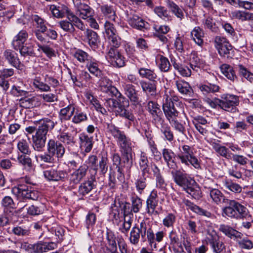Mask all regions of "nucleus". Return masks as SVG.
Instances as JSON below:
<instances>
[{"instance_id": "obj_1", "label": "nucleus", "mask_w": 253, "mask_h": 253, "mask_svg": "<svg viewBox=\"0 0 253 253\" xmlns=\"http://www.w3.org/2000/svg\"><path fill=\"white\" fill-rule=\"evenodd\" d=\"M108 129L109 132L116 139L124 162L126 163L128 167H130L132 165V151L130 139L126 136L124 131H121L118 127L113 125H109Z\"/></svg>"}, {"instance_id": "obj_2", "label": "nucleus", "mask_w": 253, "mask_h": 253, "mask_svg": "<svg viewBox=\"0 0 253 253\" xmlns=\"http://www.w3.org/2000/svg\"><path fill=\"white\" fill-rule=\"evenodd\" d=\"M173 181L179 186L181 187L193 198L199 199L201 197V191L195 181L187 173L180 170L173 169L171 171Z\"/></svg>"}, {"instance_id": "obj_3", "label": "nucleus", "mask_w": 253, "mask_h": 253, "mask_svg": "<svg viewBox=\"0 0 253 253\" xmlns=\"http://www.w3.org/2000/svg\"><path fill=\"white\" fill-rule=\"evenodd\" d=\"M117 93L119 94V101L111 97L104 98V106L109 112H115L120 116L133 121L135 119L134 115L126 109L129 106L128 100L123 96L121 93L118 92Z\"/></svg>"}, {"instance_id": "obj_4", "label": "nucleus", "mask_w": 253, "mask_h": 253, "mask_svg": "<svg viewBox=\"0 0 253 253\" xmlns=\"http://www.w3.org/2000/svg\"><path fill=\"white\" fill-rule=\"evenodd\" d=\"M179 149L180 153L177 155L176 157L181 164L186 166L191 165L196 169H201L200 162L195 156L193 147L183 145Z\"/></svg>"}, {"instance_id": "obj_5", "label": "nucleus", "mask_w": 253, "mask_h": 253, "mask_svg": "<svg viewBox=\"0 0 253 253\" xmlns=\"http://www.w3.org/2000/svg\"><path fill=\"white\" fill-rule=\"evenodd\" d=\"M66 17L67 19L61 20L58 23L59 26L64 31L72 34L76 30L75 26L82 31L85 29L83 22L74 13H69Z\"/></svg>"}, {"instance_id": "obj_6", "label": "nucleus", "mask_w": 253, "mask_h": 253, "mask_svg": "<svg viewBox=\"0 0 253 253\" xmlns=\"http://www.w3.org/2000/svg\"><path fill=\"white\" fill-rule=\"evenodd\" d=\"M1 205L4 208V214L0 219V221H15L17 216L15 209L16 204L10 196H5L1 200Z\"/></svg>"}, {"instance_id": "obj_7", "label": "nucleus", "mask_w": 253, "mask_h": 253, "mask_svg": "<svg viewBox=\"0 0 253 253\" xmlns=\"http://www.w3.org/2000/svg\"><path fill=\"white\" fill-rule=\"evenodd\" d=\"M11 192L18 197L33 200H37L40 196L38 191L35 190L32 186L27 185L15 186L12 188Z\"/></svg>"}, {"instance_id": "obj_8", "label": "nucleus", "mask_w": 253, "mask_h": 253, "mask_svg": "<svg viewBox=\"0 0 253 253\" xmlns=\"http://www.w3.org/2000/svg\"><path fill=\"white\" fill-rule=\"evenodd\" d=\"M214 44L219 54L227 58L232 55V46L227 40L220 36H216L214 38Z\"/></svg>"}, {"instance_id": "obj_9", "label": "nucleus", "mask_w": 253, "mask_h": 253, "mask_svg": "<svg viewBox=\"0 0 253 253\" xmlns=\"http://www.w3.org/2000/svg\"><path fill=\"white\" fill-rule=\"evenodd\" d=\"M106 58L113 67L121 68L125 65V57L117 48L111 47L106 54Z\"/></svg>"}, {"instance_id": "obj_10", "label": "nucleus", "mask_w": 253, "mask_h": 253, "mask_svg": "<svg viewBox=\"0 0 253 253\" xmlns=\"http://www.w3.org/2000/svg\"><path fill=\"white\" fill-rule=\"evenodd\" d=\"M146 108L152 118L153 122L159 128V125L164 122L160 106L155 102L150 101L148 102Z\"/></svg>"}, {"instance_id": "obj_11", "label": "nucleus", "mask_w": 253, "mask_h": 253, "mask_svg": "<svg viewBox=\"0 0 253 253\" xmlns=\"http://www.w3.org/2000/svg\"><path fill=\"white\" fill-rule=\"evenodd\" d=\"M43 173L44 178L48 181H64L68 177V173L66 170H58L53 167L44 170Z\"/></svg>"}, {"instance_id": "obj_12", "label": "nucleus", "mask_w": 253, "mask_h": 253, "mask_svg": "<svg viewBox=\"0 0 253 253\" xmlns=\"http://www.w3.org/2000/svg\"><path fill=\"white\" fill-rule=\"evenodd\" d=\"M76 14L81 18L85 20L92 16L94 10L88 5L82 2V0H73Z\"/></svg>"}, {"instance_id": "obj_13", "label": "nucleus", "mask_w": 253, "mask_h": 253, "mask_svg": "<svg viewBox=\"0 0 253 253\" xmlns=\"http://www.w3.org/2000/svg\"><path fill=\"white\" fill-rule=\"evenodd\" d=\"M239 104L238 96L233 95H227L220 99V107L227 112L234 113L237 110V106Z\"/></svg>"}, {"instance_id": "obj_14", "label": "nucleus", "mask_w": 253, "mask_h": 253, "mask_svg": "<svg viewBox=\"0 0 253 253\" xmlns=\"http://www.w3.org/2000/svg\"><path fill=\"white\" fill-rule=\"evenodd\" d=\"M56 123L53 120L48 118H45L41 120L40 126L35 135L47 139L46 136L48 130L53 129Z\"/></svg>"}, {"instance_id": "obj_15", "label": "nucleus", "mask_w": 253, "mask_h": 253, "mask_svg": "<svg viewBox=\"0 0 253 253\" xmlns=\"http://www.w3.org/2000/svg\"><path fill=\"white\" fill-rule=\"evenodd\" d=\"M207 245H209L214 253H221L225 250V246L220 240L219 237L216 234H209L206 238Z\"/></svg>"}, {"instance_id": "obj_16", "label": "nucleus", "mask_w": 253, "mask_h": 253, "mask_svg": "<svg viewBox=\"0 0 253 253\" xmlns=\"http://www.w3.org/2000/svg\"><path fill=\"white\" fill-rule=\"evenodd\" d=\"M178 204L180 207L184 208L185 207L187 209H190L191 211L199 214V215H202L208 217H210L212 215L211 213L209 211L200 208L187 199L184 198L181 200H178Z\"/></svg>"}, {"instance_id": "obj_17", "label": "nucleus", "mask_w": 253, "mask_h": 253, "mask_svg": "<svg viewBox=\"0 0 253 253\" xmlns=\"http://www.w3.org/2000/svg\"><path fill=\"white\" fill-rule=\"evenodd\" d=\"M88 167L85 165L81 166L70 174L69 180L71 184H79L86 175Z\"/></svg>"}, {"instance_id": "obj_18", "label": "nucleus", "mask_w": 253, "mask_h": 253, "mask_svg": "<svg viewBox=\"0 0 253 253\" xmlns=\"http://www.w3.org/2000/svg\"><path fill=\"white\" fill-rule=\"evenodd\" d=\"M127 21L133 28L143 31L149 28V24L136 14L128 16Z\"/></svg>"}, {"instance_id": "obj_19", "label": "nucleus", "mask_w": 253, "mask_h": 253, "mask_svg": "<svg viewBox=\"0 0 253 253\" xmlns=\"http://www.w3.org/2000/svg\"><path fill=\"white\" fill-rule=\"evenodd\" d=\"M99 8L101 13L105 18L107 19L115 24L119 23V19L116 14L115 10L112 5L108 4L100 5Z\"/></svg>"}, {"instance_id": "obj_20", "label": "nucleus", "mask_w": 253, "mask_h": 253, "mask_svg": "<svg viewBox=\"0 0 253 253\" xmlns=\"http://www.w3.org/2000/svg\"><path fill=\"white\" fill-rule=\"evenodd\" d=\"M47 151L53 157L61 158L65 153V148L60 143L50 139L47 144Z\"/></svg>"}, {"instance_id": "obj_21", "label": "nucleus", "mask_w": 253, "mask_h": 253, "mask_svg": "<svg viewBox=\"0 0 253 253\" xmlns=\"http://www.w3.org/2000/svg\"><path fill=\"white\" fill-rule=\"evenodd\" d=\"M100 90L105 93H107L109 96H113L115 95L117 96L118 89L112 86L111 81L106 78H101L98 82Z\"/></svg>"}, {"instance_id": "obj_22", "label": "nucleus", "mask_w": 253, "mask_h": 253, "mask_svg": "<svg viewBox=\"0 0 253 253\" xmlns=\"http://www.w3.org/2000/svg\"><path fill=\"white\" fill-rule=\"evenodd\" d=\"M79 140L81 150L86 153L90 152L93 147V137L89 136L85 133H81L79 135Z\"/></svg>"}, {"instance_id": "obj_23", "label": "nucleus", "mask_w": 253, "mask_h": 253, "mask_svg": "<svg viewBox=\"0 0 253 253\" xmlns=\"http://www.w3.org/2000/svg\"><path fill=\"white\" fill-rule=\"evenodd\" d=\"M210 193V196L213 202L217 205L226 203L228 200L226 199L220 190L211 187L205 186Z\"/></svg>"}, {"instance_id": "obj_24", "label": "nucleus", "mask_w": 253, "mask_h": 253, "mask_svg": "<svg viewBox=\"0 0 253 253\" xmlns=\"http://www.w3.org/2000/svg\"><path fill=\"white\" fill-rule=\"evenodd\" d=\"M49 10L51 12L53 16L57 18H62L66 15V16L68 15L69 13H73L67 6L64 4L51 5L49 7Z\"/></svg>"}, {"instance_id": "obj_25", "label": "nucleus", "mask_w": 253, "mask_h": 253, "mask_svg": "<svg viewBox=\"0 0 253 253\" xmlns=\"http://www.w3.org/2000/svg\"><path fill=\"white\" fill-rule=\"evenodd\" d=\"M158 204V198L157 193L156 191L153 190L146 201V210L148 213L151 214H157L156 208Z\"/></svg>"}, {"instance_id": "obj_26", "label": "nucleus", "mask_w": 253, "mask_h": 253, "mask_svg": "<svg viewBox=\"0 0 253 253\" xmlns=\"http://www.w3.org/2000/svg\"><path fill=\"white\" fill-rule=\"evenodd\" d=\"M219 142V140L214 139L211 141L210 144L218 155L227 159H231L232 153L225 146L221 145Z\"/></svg>"}, {"instance_id": "obj_27", "label": "nucleus", "mask_w": 253, "mask_h": 253, "mask_svg": "<svg viewBox=\"0 0 253 253\" xmlns=\"http://www.w3.org/2000/svg\"><path fill=\"white\" fill-rule=\"evenodd\" d=\"M205 33L202 28L199 26L195 27L191 31L190 37L196 44L202 46L204 44Z\"/></svg>"}, {"instance_id": "obj_28", "label": "nucleus", "mask_w": 253, "mask_h": 253, "mask_svg": "<svg viewBox=\"0 0 253 253\" xmlns=\"http://www.w3.org/2000/svg\"><path fill=\"white\" fill-rule=\"evenodd\" d=\"M28 33L25 30L20 31L16 35L12 41V45L14 49L19 48L23 44L25 43L28 38Z\"/></svg>"}, {"instance_id": "obj_29", "label": "nucleus", "mask_w": 253, "mask_h": 253, "mask_svg": "<svg viewBox=\"0 0 253 253\" xmlns=\"http://www.w3.org/2000/svg\"><path fill=\"white\" fill-rule=\"evenodd\" d=\"M124 88L125 94L130 101L134 105L138 104L139 103V96L134 85L129 84H125Z\"/></svg>"}, {"instance_id": "obj_30", "label": "nucleus", "mask_w": 253, "mask_h": 253, "mask_svg": "<svg viewBox=\"0 0 253 253\" xmlns=\"http://www.w3.org/2000/svg\"><path fill=\"white\" fill-rule=\"evenodd\" d=\"M163 157L167 166L171 169H175L176 164L174 159L175 157L174 153L170 149L164 148L162 151Z\"/></svg>"}, {"instance_id": "obj_31", "label": "nucleus", "mask_w": 253, "mask_h": 253, "mask_svg": "<svg viewBox=\"0 0 253 253\" xmlns=\"http://www.w3.org/2000/svg\"><path fill=\"white\" fill-rule=\"evenodd\" d=\"M171 62L174 69L177 70L181 76L188 77L191 75V69L186 66L183 65L179 60L172 58H171Z\"/></svg>"}, {"instance_id": "obj_32", "label": "nucleus", "mask_w": 253, "mask_h": 253, "mask_svg": "<svg viewBox=\"0 0 253 253\" xmlns=\"http://www.w3.org/2000/svg\"><path fill=\"white\" fill-rule=\"evenodd\" d=\"M3 56L5 60L11 66L18 68L19 67L20 62L18 57L17 54L10 49L5 50L3 53Z\"/></svg>"}, {"instance_id": "obj_33", "label": "nucleus", "mask_w": 253, "mask_h": 253, "mask_svg": "<svg viewBox=\"0 0 253 253\" xmlns=\"http://www.w3.org/2000/svg\"><path fill=\"white\" fill-rule=\"evenodd\" d=\"M139 166L142 172V176H144L150 174V166L147 154L141 151L139 159Z\"/></svg>"}, {"instance_id": "obj_34", "label": "nucleus", "mask_w": 253, "mask_h": 253, "mask_svg": "<svg viewBox=\"0 0 253 253\" xmlns=\"http://www.w3.org/2000/svg\"><path fill=\"white\" fill-rule=\"evenodd\" d=\"M230 16L232 19H237L242 22L253 20V13L240 10H235L231 11L230 13Z\"/></svg>"}, {"instance_id": "obj_35", "label": "nucleus", "mask_w": 253, "mask_h": 253, "mask_svg": "<svg viewBox=\"0 0 253 253\" xmlns=\"http://www.w3.org/2000/svg\"><path fill=\"white\" fill-rule=\"evenodd\" d=\"M95 181L94 175H91L88 180L82 183L79 188V192L82 195H85L89 193L94 187V182Z\"/></svg>"}, {"instance_id": "obj_36", "label": "nucleus", "mask_w": 253, "mask_h": 253, "mask_svg": "<svg viewBox=\"0 0 253 253\" xmlns=\"http://www.w3.org/2000/svg\"><path fill=\"white\" fill-rule=\"evenodd\" d=\"M230 205L234 207L236 210L238 219L249 220L248 218L250 217V215L249 214L248 211L245 207L235 201H231Z\"/></svg>"}, {"instance_id": "obj_37", "label": "nucleus", "mask_w": 253, "mask_h": 253, "mask_svg": "<svg viewBox=\"0 0 253 253\" xmlns=\"http://www.w3.org/2000/svg\"><path fill=\"white\" fill-rule=\"evenodd\" d=\"M100 65V63L98 61L91 57L86 62V67L91 74L96 77H99L102 73Z\"/></svg>"}, {"instance_id": "obj_38", "label": "nucleus", "mask_w": 253, "mask_h": 253, "mask_svg": "<svg viewBox=\"0 0 253 253\" xmlns=\"http://www.w3.org/2000/svg\"><path fill=\"white\" fill-rule=\"evenodd\" d=\"M87 42L92 48H96L100 42L99 37L94 31L87 29L84 32Z\"/></svg>"}, {"instance_id": "obj_39", "label": "nucleus", "mask_w": 253, "mask_h": 253, "mask_svg": "<svg viewBox=\"0 0 253 253\" xmlns=\"http://www.w3.org/2000/svg\"><path fill=\"white\" fill-rule=\"evenodd\" d=\"M163 109L165 116L169 122L179 118V113L175 109L173 104L163 106Z\"/></svg>"}, {"instance_id": "obj_40", "label": "nucleus", "mask_w": 253, "mask_h": 253, "mask_svg": "<svg viewBox=\"0 0 253 253\" xmlns=\"http://www.w3.org/2000/svg\"><path fill=\"white\" fill-rule=\"evenodd\" d=\"M175 84L178 91L182 94L190 95L193 92V89L189 83L183 80L175 81Z\"/></svg>"}, {"instance_id": "obj_41", "label": "nucleus", "mask_w": 253, "mask_h": 253, "mask_svg": "<svg viewBox=\"0 0 253 253\" xmlns=\"http://www.w3.org/2000/svg\"><path fill=\"white\" fill-rule=\"evenodd\" d=\"M75 105L69 104L66 107L61 109L59 112V117L61 120L69 121L73 116L75 111Z\"/></svg>"}, {"instance_id": "obj_42", "label": "nucleus", "mask_w": 253, "mask_h": 253, "mask_svg": "<svg viewBox=\"0 0 253 253\" xmlns=\"http://www.w3.org/2000/svg\"><path fill=\"white\" fill-rule=\"evenodd\" d=\"M190 66L193 71H197L198 69L203 68L205 66V61L200 58L197 54L192 52L189 58Z\"/></svg>"}, {"instance_id": "obj_43", "label": "nucleus", "mask_w": 253, "mask_h": 253, "mask_svg": "<svg viewBox=\"0 0 253 253\" xmlns=\"http://www.w3.org/2000/svg\"><path fill=\"white\" fill-rule=\"evenodd\" d=\"M238 247L241 249L251 250L253 248V243L248 238L244 236L242 233H240L239 238L235 240Z\"/></svg>"}, {"instance_id": "obj_44", "label": "nucleus", "mask_w": 253, "mask_h": 253, "mask_svg": "<svg viewBox=\"0 0 253 253\" xmlns=\"http://www.w3.org/2000/svg\"><path fill=\"white\" fill-rule=\"evenodd\" d=\"M219 230L228 237L233 239L234 241L236 238H239L240 235V232L224 224L220 225Z\"/></svg>"}, {"instance_id": "obj_45", "label": "nucleus", "mask_w": 253, "mask_h": 253, "mask_svg": "<svg viewBox=\"0 0 253 253\" xmlns=\"http://www.w3.org/2000/svg\"><path fill=\"white\" fill-rule=\"evenodd\" d=\"M88 117L85 112L79 109H75V111L72 117V122L75 124H80L87 121Z\"/></svg>"}, {"instance_id": "obj_46", "label": "nucleus", "mask_w": 253, "mask_h": 253, "mask_svg": "<svg viewBox=\"0 0 253 253\" xmlns=\"http://www.w3.org/2000/svg\"><path fill=\"white\" fill-rule=\"evenodd\" d=\"M156 61L159 64V67L161 71L164 72H167L169 71L170 64L167 57L162 55H158L156 56Z\"/></svg>"}, {"instance_id": "obj_47", "label": "nucleus", "mask_w": 253, "mask_h": 253, "mask_svg": "<svg viewBox=\"0 0 253 253\" xmlns=\"http://www.w3.org/2000/svg\"><path fill=\"white\" fill-rule=\"evenodd\" d=\"M58 139L65 145L72 146L75 144L74 138L71 134L65 132H61L57 135Z\"/></svg>"}, {"instance_id": "obj_48", "label": "nucleus", "mask_w": 253, "mask_h": 253, "mask_svg": "<svg viewBox=\"0 0 253 253\" xmlns=\"http://www.w3.org/2000/svg\"><path fill=\"white\" fill-rule=\"evenodd\" d=\"M138 73L140 77L146 78L150 81L155 82L157 79V76L153 70L145 68H141L138 70Z\"/></svg>"}, {"instance_id": "obj_49", "label": "nucleus", "mask_w": 253, "mask_h": 253, "mask_svg": "<svg viewBox=\"0 0 253 253\" xmlns=\"http://www.w3.org/2000/svg\"><path fill=\"white\" fill-rule=\"evenodd\" d=\"M222 74L229 80L234 81L237 77L233 68L228 64H223L220 67Z\"/></svg>"}, {"instance_id": "obj_50", "label": "nucleus", "mask_w": 253, "mask_h": 253, "mask_svg": "<svg viewBox=\"0 0 253 253\" xmlns=\"http://www.w3.org/2000/svg\"><path fill=\"white\" fill-rule=\"evenodd\" d=\"M108 159L106 153L102 154L99 161L98 169H99L100 173L103 175L106 173L108 171Z\"/></svg>"}, {"instance_id": "obj_51", "label": "nucleus", "mask_w": 253, "mask_h": 253, "mask_svg": "<svg viewBox=\"0 0 253 253\" xmlns=\"http://www.w3.org/2000/svg\"><path fill=\"white\" fill-rule=\"evenodd\" d=\"M33 20L36 23L35 26L36 27V29L35 31H40L42 32H46V30L47 28V25L48 24L45 20L37 15H34Z\"/></svg>"}, {"instance_id": "obj_52", "label": "nucleus", "mask_w": 253, "mask_h": 253, "mask_svg": "<svg viewBox=\"0 0 253 253\" xmlns=\"http://www.w3.org/2000/svg\"><path fill=\"white\" fill-rule=\"evenodd\" d=\"M153 11L158 16L163 20H169L170 19L169 12L164 6H156L154 8Z\"/></svg>"}, {"instance_id": "obj_53", "label": "nucleus", "mask_w": 253, "mask_h": 253, "mask_svg": "<svg viewBox=\"0 0 253 253\" xmlns=\"http://www.w3.org/2000/svg\"><path fill=\"white\" fill-rule=\"evenodd\" d=\"M161 132L164 134L166 139L169 141H171L173 139V134L171 130L170 126L167 124L163 122L159 125Z\"/></svg>"}, {"instance_id": "obj_54", "label": "nucleus", "mask_w": 253, "mask_h": 253, "mask_svg": "<svg viewBox=\"0 0 253 253\" xmlns=\"http://www.w3.org/2000/svg\"><path fill=\"white\" fill-rule=\"evenodd\" d=\"M232 200H228L225 204L228 205V206L223 209V215L224 216H228L231 218L238 219L237 212L234 207L230 205V202Z\"/></svg>"}, {"instance_id": "obj_55", "label": "nucleus", "mask_w": 253, "mask_h": 253, "mask_svg": "<svg viewBox=\"0 0 253 253\" xmlns=\"http://www.w3.org/2000/svg\"><path fill=\"white\" fill-rule=\"evenodd\" d=\"M141 233L139 230V227L136 226V224L133 227L130 233V237L129 238L130 243L134 245H137L140 239V235Z\"/></svg>"}, {"instance_id": "obj_56", "label": "nucleus", "mask_w": 253, "mask_h": 253, "mask_svg": "<svg viewBox=\"0 0 253 253\" xmlns=\"http://www.w3.org/2000/svg\"><path fill=\"white\" fill-rule=\"evenodd\" d=\"M32 139L34 149L37 151H41L45 146L46 139L33 135Z\"/></svg>"}, {"instance_id": "obj_57", "label": "nucleus", "mask_w": 253, "mask_h": 253, "mask_svg": "<svg viewBox=\"0 0 253 253\" xmlns=\"http://www.w3.org/2000/svg\"><path fill=\"white\" fill-rule=\"evenodd\" d=\"M140 84L142 90L146 93H150L151 95L156 94V86L154 84L150 83L145 81H141Z\"/></svg>"}, {"instance_id": "obj_58", "label": "nucleus", "mask_w": 253, "mask_h": 253, "mask_svg": "<svg viewBox=\"0 0 253 253\" xmlns=\"http://www.w3.org/2000/svg\"><path fill=\"white\" fill-rule=\"evenodd\" d=\"M224 186L229 190L235 193H240L242 187L239 184L233 182L231 180L225 179L223 181Z\"/></svg>"}, {"instance_id": "obj_59", "label": "nucleus", "mask_w": 253, "mask_h": 253, "mask_svg": "<svg viewBox=\"0 0 253 253\" xmlns=\"http://www.w3.org/2000/svg\"><path fill=\"white\" fill-rule=\"evenodd\" d=\"M33 84L35 87L42 91H48L50 90V86L42 82L41 78L39 77H36L33 80Z\"/></svg>"}, {"instance_id": "obj_60", "label": "nucleus", "mask_w": 253, "mask_h": 253, "mask_svg": "<svg viewBox=\"0 0 253 253\" xmlns=\"http://www.w3.org/2000/svg\"><path fill=\"white\" fill-rule=\"evenodd\" d=\"M168 5L170 8L171 12L179 19L184 18V15L183 9L180 8L177 4L173 1H169Z\"/></svg>"}, {"instance_id": "obj_61", "label": "nucleus", "mask_w": 253, "mask_h": 253, "mask_svg": "<svg viewBox=\"0 0 253 253\" xmlns=\"http://www.w3.org/2000/svg\"><path fill=\"white\" fill-rule=\"evenodd\" d=\"M15 49L19 50L20 54L23 56H33L34 54L33 45L27 43H25L19 48Z\"/></svg>"}, {"instance_id": "obj_62", "label": "nucleus", "mask_w": 253, "mask_h": 253, "mask_svg": "<svg viewBox=\"0 0 253 253\" xmlns=\"http://www.w3.org/2000/svg\"><path fill=\"white\" fill-rule=\"evenodd\" d=\"M74 56L78 61L81 63L87 62L91 58L87 53L81 49L77 50L74 54Z\"/></svg>"}, {"instance_id": "obj_63", "label": "nucleus", "mask_w": 253, "mask_h": 253, "mask_svg": "<svg viewBox=\"0 0 253 253\" xmlns=\"http://www.w3.org/2000/svg\"><path fill=\"white\" fill-rule=\"evenodd\" d=\"M39 253L46 252L57 247V244L53 242H39Z\"/></svg>"}, {"instance_id": "obj_64", "label": "nucleus", "mask_w": 253, "mask_h": 253, "mask_svg": "<svg viewBox=\"0 0 253 253\" xmlns=\"http://www.w3.org/2000/svg\"><path fill=\"white\" fill-rule=\"evenodd\" d=\"M111 21L109 20H106L104 24L106 36L112 35L117 33L115 27V25H117V24H115L114 22L111 23ZM119 24V23L118 25Z\"/></svg>"}]
</instances>
